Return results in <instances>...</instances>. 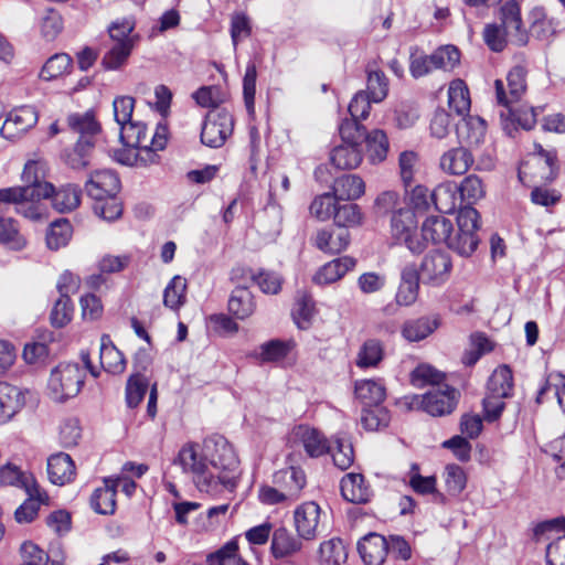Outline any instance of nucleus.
Returning <instances> with one entry per match:
<instances>
[{
    "label": "nucleus",
    "mask_w": 565,
    "mask_h": 565,
    "mask_svg": "<svg viewBox=\"0 0 565 565\" xmlns=\"http://www.w3.org/2000/svg\"><path fill=\"white\" fill-rule=\"evenodd\" d=\"M205 457L209 460L210 472L215 476L216 490L234 492L239 478V460L226 438L213 435L204 439Z\"/></svg>",
    "instance_id": "nucleus-1"
},
{
    "label": "nucleus",
    "mask_w": 565,
    "mask_h": 565,
    "mask_svg": "<svg viewBox=\"0 0 565 565\" xmlns=\"http://www.w3.org/2000/svg\"><path fill=\"white\" fill-rule=\"evenodd\" d=\"M173 463L180 466L182 471L192 478L199 491L218 495L215 476L211 475L209 460L205 457L204 441L185 444L179 450Z\"/></svg>",
    "instance_id": "nucleus-2"
},
{
    "label": "nucleus",
    "mask_w": 565,
    "mask_h": 565,
    "mask_svg": "<svg viewBox=\"0 0 565 565\" xmlns=\"http://www.w3.org/2000/svg\"><path fill=\"white\" fill-rule=\"evenodd\" d=\"M84 371L77 363H61L51 371L47 395L55 402L75 397L84 384Z\"/></svg>",
    "instance_id": "nucleus-3"
},
{
    "label": "nucleus",
    "mask_w": 565,
    "mask_h": 565,
    "mask_svg": "<svg viewBox=\"0 0 565 565\" xmlns=\"http://www.w3.org/2000/svg\"><path fill=\"white\" fill-rule=\"evenodd\" d=\"M119 138L127 147L136 148L147 153H153L166 147L168 141V127L163 122H158L156 130L149 136L145 122L132 120L122 126Z\"/></svg>",
    "instance_id": "nucleus-4"
},
{
    "label": "nucleus",
    "mask_w": 565,
    "mask_h": 565,
    "mask_svg": "<svg viewBox=\"0 0 565 565\" xmlns=\"http://www.w3.org/2000/svg\"><path fill=\"white\" fill-rule=\"evenodd\" d=\"M391 238L396 245H405L412 253L419 254L425 249L424 242L417 233L415 212L407 207H398L391 216Z\"/></svg>",
    "instance_id": "nucleus-5"
},
{
    "label": "nucleus",
    "mask_w": 565,
    "mask_h": 565,
    "mask_svg": "<svg viewBox=\"0 0 565 565\" xmlns=\"http://www.w3.org/2000/svg\"><path fill=\"white\" fill-rule=\"evenodd\" d=\"M458 233L450 243V249L460 256H470L477 248L479 239L476 231L479 227V213L471 206H463L457 216Z\"/></svg>",
    "instance_id": "nucleus-6"
},
{
    "label": "nucleus",
    "mask_w": 565,
    "mask_h": 565,
    "mask_svg": "<svg viewBox=\"0 0 565 565\" xmlns=\"http://www.w3.org/2000/svg\"><path fill=\"white\" fill-rule=\"evenodd\" d=\"M234 120L224 108L209 111L201 131V141L210 148H218L224 145L233 132Z\"/></svg>",
    "instance_id": "nucleus-7"
},
{
    "label": "nucleus",
    "mask_w": 565,
    "mask_h": 565,
    "mask_svg": "<svg viewBox=\"0 0 565 565\" xmlns=\"http://www.w3.org/2000/svg\"><path fill=\"white\" fill-rule=\"evenodd\" d=\"M294 526L300 539L315 540L323 526L320 505L315 501H307L298 505L294 511Z\"/></svg>",
    "instance_id": "nucleus-8"
},
{
    "label": "nucleus",
    "mask_w": 565,
    "mask_h": 565,
    "mask_svg": "<svg viewBox=\"0 0 565 565\" xmlns=\"http://www.w3.org/2000/svg\"><path fill=\"white\" fill-rule=\"evenodd\" d=\"M452 262L449 254L440 250L428 253L420 264V277L424 284L441 286L451 274Z\"/></svg>",
    "instance_id": "nucleus-9"
},
{
    "label": "nucleus",
    "mask_w": 565,
    "mask_h": 565,
    "mask_svg": "<svg viewBox=\"0 0 565 565\" xmlns=\"http://www.w3.org/2000/svg\"><path fill=\"white\" fill-rule=\"evenodd\" d=\"M494 89L498 104L510 107L520 98L526 90V70L516 65L507 75V86L502 79L494 82Z\"/></svg>",
    "instance_id": "nucleus-10"
},
{
    "label": "nucleus",
    "mask_w": 565,
    "mask_h": 565,
    "mask_svg": "<svg viewBox=\"0 0 565 565\" xmlns=\"http://www.w3.org/2000/svg\"><path fill=\"white\" fill-rule=\"evenodd\" d=\"M39 120V111L34 106L24 105L12 109L2 127L1 135L6 139H17L31 130Z\"/></svg>",
    "instance_id": "nucleus-11"
},
{
    "label": "nucleus",
    "mask_w": 565,
    "mask_h": 565,
    "mask_svg": "<svg viewBox=\"0 0 565 565\" xmlns=\"http://www.w3.org/2000/svg\"><path fill=\"white\" fill-rule=\"evenodd\" d=\"M290 441L295 446H300L311 458H318L331 450V446L324 435L318 429L299 425L295 427L290 435Z\"/></svg>",
    "instance_id": "nucleus-12"
},
{
    "label": "nucleus",
    "mask_w": 565,
    "mask_h": 565,
    "mask_svg": "<svg viewBox=\"0 0 565 565\" xmlns=\"http://www.w3.org/2000/svg\"><path fill=\"white\" fill-rule=\"evenodd\" d=\"M425 412L433 416H444L450 414L457 404V392L446 386L426 393L423 396L414 398Z\"/></svg>",
    "instance_id": "nucleus-13"
},
{
    "label": "nucleus",
    "mask_w": 565,
    "mask_h": 565,
    "mask_svg": "<svg viewBox=\"0 0 565 565\" xmlns=\"http://www.w3.org/2000/svg\"><path fill=\"white\" fill-rule=\"evenodd\" d=\"M0 487L20 489L28 495H35L39 484L32 472L9 461L0 466Z\"/></svg>",
    "instance_id": "nucleus-14"
},
{
    "label": "nucleus",
    "mask_w": 565,
    "mask_h": 565,
    "mask_svg": "<svg viewBox=\"0 0 565 565\" xmlns=\"http://www.w3.org/2000/svg\"><path fill=\"white\" fill-rule=\"evenodd\" d=\"M53 191L51 183H39L34 186H14L0 190V210L6 212V205H13L17 211L23 199H46Z\"/></svg>",
    "instance_id": "nucleus-15"
},
{
    "label": "nucleus",
    "mask_w": 565,
    "mask_h": 565,
    "mask_svg": "<svg viewBox=\"0 0 565 565\" xmlns=\"http://www.w3.org/2000/svg\"><path fill=\"white\" fill-rule=\"evenodd\" d=\"M120 189L118 177L110 170H98L90 174L85 190L95 201L116 195Z\"/></svg>",
    "instance_id": "nucleus-16"
},
{
    "label": "nucleus",
    "mask_w": 565,
    "mask_h": 565,
    "mask_svg": "<svg viewBox=\"0 0 565 565\" xmlns=\"http://www.w3.org/2000/svg\"><path fill=\"white\" fill-rule=\"evenodd\" d=\"M350 233L342 227L319 230L313 237V245L326 254H339L350 244Z\"/></svg>",
    "instance_id": "nucleus-17"
},
{
    "label": "nucleus",
    "mask_w": 565,
    "mask_h": 565,
    "mask_svg": "<svg viewBox=\"0 0 565 565\" xmlns=\"http://www.w3.org/2000/svg\"><path fill=\"white\" fill-rule=\"evenodd\" d=\"M356 260L350 256H343L322 265L313 275L312 281L318 286L331 285L342 279L347 273L354 269Z\"/></svg>",
    "instance_id": "nucleus-18"
},
{
    "label": "nucleus",
    "mask_w": 565,
    "mask_h": 565,
    "mask_svg": "<svg viewBox=\"0 0 565 565\" xmlns=\"http://www.w3.org/2000/svg\"><path fill=\"white\" fill-rule=\"evenodd\" d=\"M358 551L366 565H382L388 553V543L384 536L369 533L359 542Z\"/></svg>",
    "instance_id": "nucleus-19"
},
{
    "label": "nucleus",
    "mask_w": 565,
    "mask_h": 565,
    "mask_svg": "<svg viewBox=\"0 0 565 565\" xmlns=\"http://www.w3.org/2000/svg\"><path fill=\"white\" fill-rule=\"evenodd\" d=\"M454 230L450 220L443 215L429 216L422 225L423 242H431L433 244H446L450 248L454 241L451 232Z\"/></svg>",
    "instance_id": "nucleus-20"
},
{
    "label": "nucleus",
    "mask_w": 565,
    "mask_h": 565,
    "mask_svg": "<svg viewBox=\"0 0 565 565\" xmlns=\"http://www.w3.org/2000/svg\"><path fill=\"white\" fill-rule=\"evenodd\" d=\"M274 482L281 488L289 502H295L306 487L307 479L302 469L290 466L275 473Z\"/></svg>",
    "instance_id": "nucleus-21"
},
{
    "label": "nucleus",
    "mask_w": 565,
    "mask_h": 565,
    "mask_svg": "<svg viewBox=\"0 0 565 565\" xmlns=\"http://www.w3.org/2000/svg\"><path fill=\"white\" fill-rule=\"evenodd\" d=\"M473 163V157L463 147L452 148L444 152L439 159L440 169L450 175L466 173Z\"/></svg>",
    "instance_id": "nucleus-22"
},
{
    "label": "nucleus",
    "mask_w": 565,
    "mask_h": 565,
    "mask_svg": "<svg viewBox=\"0 0 565 565\" xmlns=\"http://www.w3.org/2000/svg\"><path fill=\"white\" fill-rule=\"evenodd\" d=\"M418 291V270L415 265H407L401 274V284L395 296L396 302L401 306H411L417 300Z\"/></svg>",
    "instance_id": "nucleus-23"
},
{
    "label": "nucleus",
    "mask_w": 565,
    "mask_h": 565,
    "mask_svg": "<svg viewBox=\"0 0 565 565\" xmlns=\"http://www.w3.org/2000/svg\"><path fill=\"white\" fill-rule=\"evenodd\" d=\"M24 405V393L8 383L0 382V424L10 420Z\"/></svg>",
    "instance_id": "nucleus-24"
},
{
    "label": "nucleus",
    "mask_w": 565,
    "mask_h": 565,
    "mask_svg": "<svg viewBox=\"0 0 565 565\" xmlns=\"http://www.w3.org/2000/svg\"><path fill=\"white\" fill-rule=\"evenodd\" d=\"M501 23L505 33L510 35V41L523 44L525 42V34L522 31V19L520 13V7L515 1L507 2L500 12Z\"/></svg>",
    "instance_id": "nucleus-25"
},
{
    "label": "nucleus",
    "mask_w": 565,
    "mask_h": 565,
    "mask_svg": "<svg viewBox=\"0 0 565 565\" xmlns=\"http://www.w3.org/2000/svg\"><path fill=\"white\" fill-rule=\"evenodd\" d=\"M47 475L52 483L63 486L74 479L75 466L70 455L58 452L47 459Z\"/></svg>",
    "instance_id": "nucleus-26"
},
{
    "label": "nucleus",
    "mask_w": 565,
    "mask_h": 565,
    "mask_svg": "<svg viewBox=\"0 0 565 565\" xmlns=\"http://www.w3.org/2000/svg\"><path fill=\"white\" fill-rule=\"evenodd\" d=\"M354 394L364 407L377 406L386 397V387L382 380H360L355 382Z\"/></svg>",
    "instance_id": "nucleus-27"
},
{
    "label": "nucleus",
    "mask_w": 565,
    "mask_h": 565,
    "mask_svg": "<svg viewBox=\"0 0 565 565\" xmlns=\"http://www.w3.org/2000/svg\"><path fill=\"white\" fill-rule=\"evenodd\" d=\"M302 542L299 536H295L286 527H278L273 532L271 553L275 558L292 556L300 552Z\"/></svg>",
    "instance_id": "nucleus-28"
},
{
    "label": "nucleus",
    "mask_w": 565,
    "mask_h": 565,
    "mask_svg": "<svg viewBox=\"0 0 565 565\" xmlns=\"http://www.w3.org/2000/svg\"><path fill=\"white\" fill-rule=\"evenodd\" d=\"M67 125L70 129L79 135L78 139L96 140L102 127L97 121L94 111L74 113L68 115Z\"/></svg>",
    "instance_id": "nucleus-29"
},
{
    "label": "nucleus",
    "mask_w": 565,
    "mask_h": 565,
    "mask_svg": "<svg viewBox=\"0 0 565 565\" xmlns=\"http://www.w3.org/2000/svg\"><path fill=\"white\" fill-rule=\"evenodd\" d=\"M431 201L441 213H452L461 203L459 188L455 182H443L431 192Z\"/></svg>",
    "instance_id": "nucleus-30"
},
{
    "label": "nucleus",
    "mask_w": 565,
    "mask_h": 565,
    "mask_svg": "<svg viewBox=\"0 0 565 565\" xmlns=\"http://www.w3.org/2000/svg\"><path fill=\"white\" fill-rule=\"evenodd\" d=\"M100 364L103 369L111 374H120L126 369V360L122 353L114 345L108 334L100 338Z\"/></svg>",
    "instance_id": "nucleus-31"
},
{
    "label": "nucleus",
    "mask_w": 565,
    "mask_h": 565,
    "mask_svg": "<svg viewBox=\"0 0 565 565\" xmlns=\"http://www.w3.org/2000/svg\"><path fill=\"white\" fill-rule=\"evenodd\" d=\"M341 493L352 503H365L371 497L370 488L360 473H348L341 480Z\"/></svg>",
    "instance_id": "nucleus-32"
},
{
    "label": "nucleus",
    "mask_w": 565,
    "mask_h": 565,
    "mask_svg": "<svg viewBox=\"0 0 565 565\" xmlns=\"http://www.w3.org/2000/svg\"><path fill=\"white\" fill-rule=\"evenodd\" d=\"M332 191L337 200L352 201L364 194L365 183L356 174H344L334 181Z\"/></svg>",
    "instance_id": "nucleus-33"
},
{
    "label": "nucleus",
    "mask_w": 565,
    "mask_h": 565,
    "mask_svg": "<svg viewBox=\"0 0 565 565\" xmlns=\"http://www.w3.org/2000/svg\"><path fill=\"white\" fill-rule=\"evenodd\" d=\"M294 341L270 340L259 345L254 356L260 363H276L284 360L292 350Z\"/></svg>",
    "instance_id": "nucleus-34"
},
{
    "label": "nucleus",
    "mask_w": 565,
    "mask_h": 565,
    "mask_svg": "<svg viewBox=\"0 0 565 565\" xmlns=\"http://www.w3.org/2000/svg\"><path fill=\"white\" fill-rule=\"evenodd\" d=\"M90 505L99 514H113L116 510V484L110 478L104 480V487L96 489L90 498Z\"/></svg>",
    "instance_id": "nucleus-35"
},
{
    "label": "nucleus",
    "mask_w": 565,
    "mask_h": 565,
    "mask_svg": "<svg viewBox=\"0 0 565 565\" xmlns=\"http://www.w3.org/2000/svg\"><path fill=\"white\" fill-rule=\"evenodd\" d=\"M360 145L342 143L332 149L330 154L331 163L342 170L355 169L362 161Z\"/></svg>",
    "instance_id": "nucleus-36"
},
{
    "label": "nucleus",
    "mask_w": 565,
    "mask_h": 565,
    "mask_svg": "<svg viewBox=\"0 0 565 565\" xmlns=\"http://www.w3.org/2000/svg\"><path fill=\"white\" fill-rule=\"evenodd\" d=\"M82 192L77 185L66 184L52 191L47 198H52L54 209L61 213L75 210L81 203Z\"/></svg>",
    "instance_id": "nucleus-37"
},
{
    "label": "nucleus",
    "mask_w": 565,
    "mask_h": 565,
    "mask_svg": "<svg viewBox=\"0 0 565 565\" xmlns=\"http://www.w3.org/2000/svg\"><path fill=\"white\" fill-rule=\"evenodd\" d=\"M513 392V375L512 371L507 365L497 367L487 386V393L493 396L511 397Z\"/></svg>",
    "instance_id": "nucleus-38"
},
{
    "label": "nucleus",
    "mask_w": 565,
    "mask_h": 565,
    "mask_svg": "<svg viewBox=\"0 0 565 565\" xmlns=\"http://www.w3.org/2000/svg\"><path fill=\"white\" fill-rule=\"evenodd\" d=\"M384 358L383 342L377 339H367L361 345L356 355V366L361 369L376 367Z\"/></svg>",
    "instance_id": "nucleus-39"
},
{
    "label": "nucleus",
    "mask_w": 565,
    "mask_h": 565,
    "mask_svg": "<svg viewBox=\"0 0 565 565\" xmlns=\"http://www.w3.org/2000/svg\"><path fill=\"white\" fill-rule=\"evenodd\" d=\"M448 105L459 116H463L470 110L469 89L462 79H454L449 84Z\"/></svg>",
    "instance_id": "nucleus-40"
},
{
    "label": "nucleus",
    "mask_w": 565,
    "mask_h": 565,
    "mask_svg": "<svg viewBox=\"0 0 565 565\" xmlns=\"http://www.w3.org/2000/svg\"><path fill=\"white\" fill-rule=\"evenodd\" d=\"M438 328V320L428 317H422L409 320L404 323L402 329L403 337L411 342L420 341L431 334Z\"/></svg>",
    "instance_id": "nucleus-41"
},
{
    "label": "nucleus",
    "mask_w": 565,
    "mask_h": 565,
    "mask_svg": "<svg viewBox=\"0 0 565 565\" xmlns=\"http://www.w3.org/2000/svg\"><path fill=\"white\" fill-rule=\"evenodd\" d=\"M94 148V140L78 139L74 148L65 153V163L74 170L85 169L90 162Z\"/></svg>",
    "instance_id": "nucleus-42"
},
{
    "label": "nucleus",
    "mask_w": 565,
    "mask_h": 565,
    "mask_svg": "<svg viewBox=\"0 0 565 565\" xmlns=\"http://www.w3.org/2000/svg\"><path fill=\"white\" fill-rule=\"evenodd\" d=\"M73 65L72 57L66 53H57L47 58L39 74L43 81H52L67 74Z\"/></svg>",
    "instance_id": "nucleus-43"
},
{
    "label": "nucleus",
    "mask_w": 565,
    "mask_h": 565,
    "mask_svg": "<svg viewBox=\"0 0 565 565\" xmlns=\"http://www.w3.org/2000/svg\"><path fill=\"white\" fill-rule=\"evenodd\" d=\"M0 245H4L12 250H22L26 246V239L20 233L14 220L0 218Z\"/></svg>",
    "instance_id": "nucleus-44"
},
{
    "label": "nucleus",
    "mask_w": 565,
    "mask_h": 565,
    "mask_svg": "<svg viewBox=\"0 0 565 565\" xmlns=\"http://www.w3.org/2000/svg\"><path fill=\"white\" fill-rule=\"evenodd\" d=\"M228 310L237 319H246L255 310L253 295L245 288H236L228 300Z\"/></svg>",
    "instance_id": "nucleus-45"
},
{
    "label": "nucleus",
    "mask_w": 565,
    "mask_h": 565,
    "mask_svg": "<svg viewBox=\"0 0 565 565\" xmlns=\"http://www.w3.org/2000/svg\"><path fill=\"white\" fill-rule=\"evenodd\" d=\"M417 466L412 467L409 476V486L418 494L427 495L433 494L435 501L438 503H445L446 497L437 490V479L434 476L424 477L417 471Z\"/></svg>",
    "instance_id": "nucleus-46"
},
{
    "label": "nucleus",
    "mask_w": 565,
    "mask_h": 565,
    "mask_svg": "<svg viewBox=\"0 0 565 565\" xmlns=\"http://www.w3.org/2000/svg\"><path fill=\"white\" fill-rule=\"evenodd\" d=\"M186 279L174 276L163 291V305L171 310H179L185 302Z\"/></svg>",
    "instance_id": "nucleus-47"
},
{
    "label": "nucleus",
    "mask_w": 565,
    "mask_h": 565,
    "mask_svg": "<svg viewBox=\"0 0 565 565\" xmlns=\"http://www.w3.org/2000/svg\"><path fill=\"white\" fill-rule=\"evenodd\" d=\"M28 497L29 498L14 512V518L19 523L32 522L38 516L40 505L49 501L47 494L40 486L38 487V494Z\"/></svg>",
    "instance_id": "nucleus-48"
},
{
    "label": "nucleus",
    "mask_w": 565,
    "mask_h": 565,
    "mask_svg": "<svg viewBox=\"0 0 565 565\" xmlns=\"http://www.w3.org/2000/svg\"><path fill=\"white\" fill-rule=\"evenodd\" d=\"M347 557L345 546L340 539H331L320 544L319 558L322 565H341Z\"/></svg>",
    "instance_id": "nucleus-49"
},
{
    "label": "nucleus",
    "mask_w": 565,
    "mask_h": 565,
    "mask_svg": "<svg viewBox=\"0 0 565 565\" xmlns=\"http://www.w3.org/2000/svg\"><path fill=\"white\" fill-rule=\"evenodd\" d=\"M135 46V41L126 43L114 42L110 50L103 56L102 64L106 70L115 71L124 66Z\"/></svg>",
    "instance_id": "nucleus-50"
},
{
    "label": "nucleus",
    "mask_w": 565,
    "mask_h": 565,
    "mask_svg": "<svg viewBox=\"0 0 565 565\" xmlns=\"http://www.w3.org/2000/svg\"><path fill=\"white\" fill-rule=\"evenodd\" d=\"M73 228L66 218L53 222L46 233V245L50 249L57 250L68 244Z\"/></svg>",
    "instance_id": "nucleus-51"
},
{
    "label": "nucleus",
    "mask_w": 565,
    "mask_h": 565,
    "mask_svg": "<svg viewBox=\"0 0 565 565\" xmlns=\"http://www.w3.org/2000/svg\"><path fill=\"white\" fill-rule=\"evenodd\" d=\"M291 315L297 327L301 330H307L311 326L315 317V302L312 297L307 294L299 295Z\"/></svg>",
    "instance_id": "nucleus-52"
},
{
    "label": "nucleus",
    "mask_w": 565,
    "mask_h": 565,
    "mask_svg": "<svg viewBox=\"0 0 565 565\" xmlns=\"http://www.w3.org/2000/svg\"><path fill=\"white\" fill-rule=\"evenodd\" d=\"M366 152L372 162H381L386 158L388 140L383 130L375 129L370 134L365 132Z\"/></svg>",
    "instance_id": "nucleus-53"
},
{
    "label": "nucleus",
    "mask_w": 565,
    "mask_h": 565,
    "mask_svg": "<svg viewBox=\"0 0 565 565\" xmlns=\"http://www.w3.org/2000/svg\"><path fill=\"white\" fill-rule=\"evenodd\" d=\"M366 95L373 103H381L388 94V79L380 70L367 71Z\"/></svg>",
    "instance_id": "nucleus-54"
},
{
    "label": "nucleus",
    "mask_w": 565,
    "mask_h": 565,
    "mask_svg": "<svg viewBox=\"0 0 565 565\" xmlns=\"http://www.w3.org/2000/svg\"><path fill=\"white\" fill-rule=\"evenodd\" d=\"M149 382L140 373L132 374L126 385V403L128 407L135 408L143 399L148 391Z\"/></svg>",
    "instance_id": "nucleus-55"
},
{
    "label": "nucleus",
    "mask_w": 565,
    "mask_h": 565,
    "mask_svg": "<svg viewBox=\"0 0 565 565\" xmlns=\"http://www.w3.org/2000/svg\"><path fill=\"white\" fill-rule=\"evenodd\" d=\"M398 167L401 179L405 188L411 186L420 167L418 154L411 150L403 151L398 158Z\"/></svg>",
    "instance_id": "nucleus-56"
},
{
    "label": "nucleus",
    "mask_w": 565,
    "mask_h": 565,
    "mask_svg": "<svg viewBox=\"0 0 565 565\" xmlns=\"http://www.w3.org/2000/svg\"><path fill=\"white\" fill-rule=\"evenodd\" d=\"M333 218L338 227L348 230L362 224L363 213L358 204H344L337 207Z\"/></svg>",
    "instance_id": "nucleus-57"
},
{
    "label": "nucleus",
    "mask_w": 565,
    "mask_h": 565,
    "mask_svg": "<svg viewBox=\"0 0 565 565\" xmlns=\"http://www.w3.org/2000/svg\"><path fill=\"white\" fill-rule=\"evenodd\" d=\"M445 484L448 494L459 495L467 486V476L462 467L447 465L444 471Z\"/></svg>",
    "instance_id": "nucleus-58"
},
{
    "label": "nucleus",
    "mask_w": 565,
    "mask_h": 565,
    "mask_svg": "<svg viewBox=\"0 0 565 565\" xmlns=\"http://www.w3.org/2000/svg\"><path fill=\"white\" fill-rule=\"evenodd\" d=\"M136 23L132 18H121L114 21L109 28L108 33L110 39L116 43H126L128 41L138 40V36L132 34Z\"/></svg>",
    "instance_id": "nucleus-59"
},
{
    "label": "nucleus",
    "mask_w": 565,
    "mask_h": 565,
    "mask_svg": "<svg viewBox=\"0 0 565 565\" xmlns=\"http://www.w3.org/2000/svg\"><path fill=\"white\" fill-rule=\"evenodd\" d=\"M334 444L335 447L330 450L334 465L341 470L350 468L354 460L352 444L344 437H337Z\"/></svg>",
    "instance_id": "nucleus-60"
},
{
    "label": "nucleus",
    "mask_w": 565,
    "mask_h": 565,
    "mask_svg": "<svg viewBox=\"0 0 565 565\" xmlns=\"http://www.w3.org/2000/svg\"><path fill=\"white\" fill-rule=\"evenodd\" d=\"M443 380L444 374L429 364H419L411 373V383L418 388L429 384H439Z\"/></svg>",
    "instance_id": "nucleus-61"
},
{
    "label": "nucleus",
    "mask_w": 565,
    "mask_h": 565,
    "mask_svg": "<svg viewBox=\"0 0 565 565\" xmlns=\"http://www.w3.org/2000/svg\"><path fill=\"white\" fill-rule=\"evenodd\" d=\"M435 68L452 71L460 62V52L454 45L441 46L433 53Z\"/></svg>",
    "instance_id": "nucleus-62"
},
{
    "label": "nucleus",
    "mask_w": 565,
    "mask_h": 565,
    "mask_svg": "<svg viewBox=\"0 0 565 565\" xmlns=\"http://www.w3.org/2000/svg\"><path fill=\"white\" fill-rule=\"evenodd\" d=\"M94 213L100 218L111 222L121 216L122 205L116 195L97 200L93 206Z\"/></svg>",
    "instance_id": "nucleus-63"
},
{
    "label": "nucleus",
    "mask_w": 565,
    "mask_h": 565,
    "mask_svg": "<svg viewBox=\"0 0 565 565\" xmlns=\"http://www.w3.org/2000/svg\"><path fill=\"white\" fill-rule=\"evenodd\" d=\"M335 196L330 193H324L317 196L310 204V213L312 216L320 221H327L334 216L337 210Z\"/></svg>",
    "instance_id": "nucleus-64"
}]
</instances>
